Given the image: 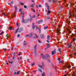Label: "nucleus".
<instances>
[{
    "mask_svg": "<svg viewBox=\"0 0 76 76\" xmlns=\"http://www.w3.org/2000/svg\"><path fill=\"white\" fill-rule=\"evenodd\" d=\"M75 11H76V9L73 8L72 11H69V18H70V17H73L74 16L73 14H74V13L75 12Z\"/></svg>",
    "mask_w": 76,
    "mask_h": 76,
    "instance_id": "nucleus-1",
    "label": "nucleus"
},
{
    "mask_svg": "<svg viewBox=\"0 0 76 76\" xmlns=\"http://www.w3.org/2000/svg\"><path fill=\"white\" fill-rule=\"evenodd\" d=\"M30 16L31 18V19H28L27 20H24L23 19V16H22V22L23 23H27V22H28L29 21H31L32 20V17H31V15H30Z\"/></svg>",
    "mask_w": 76,
    "mask_h": 76,
    "instance_id": "nucleus-2",
    "label": "nucleus"
},
{
    "mask_svg": "<svg viewBox=\"0 0 76 76\" xmlns=\"http://www.w3.org/2000/svg\"><path fill=\"white\" fill-rule=\"evenodd\" d=\"M45 6H47V9L48 10V13L47 14V15H49V14H50V13H51V12H50V10H49V9L50 8V7H49V6L48 5V4H47V3H46L45 4Z\"/></svg>",
    "mask_w": 76,
    "mask_h": 76,
    "instance_id": "nucleus-3",
    "label": "nucleus"
},
{
    "mask_svg": "<svg viewBox=\"0 0 76 76\" xmlns=\"http://www.w3.org/2000/svg\"><path fill=\"white\" fill-rule=\"evenodd\" d=\"M42 57L43 58H50V56L48 54H46L45 55V56H44L42 55Z\"/></svg>",
    "mask_w": 76,
    "mask_h": 76,
    "instance_id": "nucleus-4",
    "label": "nucleus"
},
{
    "mask_svg": "<svg viewBox=\"0 0 76 76\" xmlns=\"http://www.w3.org/2000/svg\"><path fill=\"white\" fill-rule=\"evenodd\" d=\"M14 7L15 9V12L13 13L11 15V16L12 17H14L16 15V10H17V6H14Z\"/></svg>",
    "mask_w": 76,
    "mask_h": 76,
    "instance_id": "nucleus-5",
    "label": "nucleus"
},
{
    "mask_svg": "<svg viewBox=\"0 0 76 76\" xmlns=\"http://www.w3.org/2000/svg\"><path fill=\"white\" fill-rule=\"evenodd\" d=\"M18 28V29H17L15 31V34H16L17 33V32L18 31L19 32H22V28Z\"/></svg>",
    "mask_w": 76,
    "mask_h": 76,
    "instance_id": "nucleus-6",
    "label": "nucleus"
},
{
    "mask_svg": "<svg viewBox=\"0 0 76 76\" xmlns=\"http://www.w3.org/2000/svg\"><path fill=\"white\" fill-rule=\"evenodd\" d=\"M65 66L67 69H69V68L71 67V66H70V65H69L68 63L66 64L65 65Z\"/></svg>",
    "mask_w": 76,
    "mask_h": 76,
    "instance_id": "nucleus-7",
    "label": "nucleus"
},
{
    "mask_svg": "<svg viewBox=\"0 0 76 76\" xmlns=\"http://www.w3.org/2000/svg\"><path fill=\"white\" fill-rule=\"evenodd\" d=\"M1 14H2L4 16H7V17H9V16H8V15H9V14L7 13V14H6L4 13V12H1Z\"/></svg>",
    "mask_w": 76,
    "mask_h": 76,
    "instance_id": "nucleus-8",
    "label": "nucleus"
},
{
    "mask_svg": "<svg viewBox=\"0 0 76 76\" xmlns=\"http://www.w3.org/2000/svg\"><path fill=\"white\" fill-rule=\"evenodd\" d=\"M42 65H38V66L39 67L41 68L42 69V67L43 66H44V63H43V62H42Z\"/></svg>",
    "mask_w": 76,
    "mask_h": 76,
    "instance_id": "nucleus-9",
    "label": "nucleus"
},
{
    "mask_svg": "<svg viewBox=\"0 0 76 76\" xmlns=\"http://www.w3.org/2000/svg\"><path fill=\"white\" fill-rule=\"evenodd\" d=\"M21 10H22V9L21 8L19 9V12H20V13H21V15L22 16H23V15H24L23 12L22 11H21Z\"/></svg>",
    "mask_w": 76,
    "mask_h": 76,
    "instance_id": "nucleus-10",
    "label": "nucleus"
},
{
    "mask_svg": "<svg viewBox=\"0 0 76 76\" xmlns=\"http://www.w3.org/2000/svg\"><path fill=\"white\" fill-rule=\"evenodd\" d=\"M37 45H35L34 46V50L35 53H36V50L37 49Z\"/></svg>",
    "mask_w": 76,
    "mask_h": 76,
    "instance_id": "nucleus-11",
    "label": "nucleus"
},
{
    "mask_svg": "<svg viewBox=\"0 0 76 76\" xmlns=\"http://www.w3.org/2000/svg\"><path fill=\"white\" fill-rule=\"evenodd\" d=\"M70 19H69V20H66V22L67 23L70 24Z\"/></svg>",
    "mask_w": 76,
    "mask_h": 76,
    "instance_id": "nucleus-12",
    "label": "nucleus"
},
{
    "mask_svg": "<svg viewBox=\"0 0 76 76\" xmlns=\"http://www.w3.org/2000/svg\"><path fill=\"white\" fill-rule=\"evenodd\" d=\"M56 53V51H52V55H54V54H55Z\"/></svg>",
    "mask_w": 76,
    "mask_h": 76,
    "instance_id": "nucleus-13",
    "label": "nucleus"
},
{
    "mask_svg": "<svg viewBox=\"0 0 76 76\" xmlns=\"http://www.w3.org/2000/svg\"><path fill=\"white\" fill-rule=\"evenodd\" d=\"M28 44V42H26V41H24V45H26Z\"/></svg>",
    "mask_w": 76,
    "mask_h": 76,
    "instance_id": "nucleus-14",
    "label": "nucleus"
},
{
    "mask_svg": "<svg viewBox=\"0 0 76 76\" xmlns=\"http://www.w3.org/2000/svg\"><path fill=\"white\" fill-rule=\"evenodd\" d=\"M50 17L49 16L47 17L46 18H45V20H47V19H50Z\"/></svg>",
    "mask_w": 76,
    "mask_h": 76,
    "instance_id": "nucleus-15",
    "label": "nucleus"
},
{
    "mask_svg": "<svg viewBox=\"0 0 76 76\" xmlns=\"http://www.w3.org/2000/svg\"><path fill=\"white\" fill-rule=\"evenodd\" d=\"M34 38H38V36H37V35L36 34H34Z\"/></svg>",
    "mask_w": 76,
    "mask_h": 76,
    "instance_id": "nucleus-16",
    "label": "nucleus"
},
{
    "mask_svg": "<svg viewBox=\"0 0 76 76\" xmlns=\"http://www.w3.org/2000/svg\"><path fill=\"white\" fill-rule=\"evenodd\" d=\"M40 37L42 39H44V35L43 34L40 35Z\"/></svg>",
    "mask_w": 76,
    "mask_h": 76,
    "instance_id": "nucleus-17",
    "label": "nucleus"
},
{
    "mask_svg": "<svg viewBox=\"0 0 76 76\" xmlns=\"http://www.w3.org/2000/svg\"><path fill=\"white\" fill-rule=\"evenodd\" d=\"M68 47L69 48L70 47H72V45L71 44H69L68 45Z\"/></svg>",
    "mask_w": 76,
    "mask_h": 76,
    "instance_id": "nucleus-18",
    "label": "nucleus"
},
{
    "mask_svg": "<svg viewBox=\"0 0 76 76\" xmlns=\"http://www.w3.org/2000/svg\"><path fill=\"white\" fill-rule=\"evenodd\" d=\"M29 37L30 38H31V37H32V33H31L29 35Z\"/></svg>",
    "mask_w": 76,
    "mask_h": 76,
    "instance_id": "nucleus-19",
    "label": "nucleus"
},
{
    "mask_svg": "<svg viewBox=\"0 0 76 76\" xmlns=\"http://www.w3.org/2000/svg\"><path fill=\"white\" fill-rule=\"evenodd\" d=\"M46 60H47L48 61V62H49V63L50 62V59H49L48 58H46Z\"/></svg>",
    "mask_w": 76,
    "mask_h": 76,
    "instance_id": "nucleus-20",
    "label": "nucleus"
},
{
    "mask_svg": "<svg viewBox=\"0 0 76 76\" xmlns=\"http://www.w3.org/2000/svg\"><path fill=\"white\" fill-rule=\"evenodd\" d=\"M58 50L59 51V52L60 53H61V48H59L58 49Z\"/></svg>",
    "mask_w": 76,
    "mask_h": 76,
    "instance_id": "nucleus-21",
    "label": "nucleus"
},
{
    "mask_svg": "<svg viewBox=\"0 0 76 76\" xmlns=\"http://www.w3.org/2000/svg\"><path fill=\"white\" fill-rule=\"evenodd\" d=\"M42 76H45V73L44 72L42 74Z\"/></svg>",
    "mask_w": 76,
    "mask_h": 76,
    "instance_id": "nucleus-22",
    "label": "nucleus"
},
{
    "mask_svg": "<svg viewBox=\"0 0 76 76\" xmlns=\"http://www.w3.org/2000/svg\"><path fill=\"white\" fill-rule=\"evenodd\" d=\"M44 29H47V28H48V26H47L46 27H44Z\"/></svg>",
    "mask_w": 76,
    "mask_h": 76,
    "instance_id": "nucleus-23",
    "label": "nucleus"
},
{
    "mask_svg": "<svg viewBox=\"0 0 76 76\" xmlns=\"http://www.w3.org/2000/svg\"><path fill=\"white\" fill-rule=\"evenodd\" d=\"M35 27V26H34V23H33V29H34Z\"/></svg>",
    "mask_w": 76,
    "mask_h": 76,
    "instance_id": "nucleus-24",
    "label": "nucleus"
},
{
    "mask_svg": "<svg viewBox=\"0 0 76 76\" xmlns=\"http://www.w3.org/2000/svg\"><path fill=\"white\" fill-rule=\"evenodd\" d=\"M53 2L54 3H56V2H57V0H54L53 1Z\"/></svg>",
    "mask_w": 76,
    "mask_h": 76,
    "instance_id": "nucleus-25",
    "label": "nucleus"
},
{
    "mask_svg": "<svg viewBox=\"0 0 76 76\" xmlns=\"http://www.w3.org/2000/svg\"><path fill=\"white\" fill-rule=\"evenodd\" d=\"M20 73V71H18L17 72V75H19V74Z\"/></svg>",
    "mask_w": 76,
    "mask_h": 76,
    "instance_id": "nucleus-26",
    "label": "nucleus"
},
{
    "mask_svg": "<svg viewBox=\"0 0 76 76\" xmlns=\"http://www.w3.org/2000/svg\"><path fill=\"white\" fill-rule=\"evenodd\" d=\"M38 70L40 72H42V71L41 70V69L39 68L38 69Z\"/></svg>",
    "mask_w": 76,
    "mask_h": 76,
    "instance_id": "nucleus-27",
    "label": "nucleus"
},
{
    "mask_svg": "<svg viewBox=\"0 0 76 76\" xmlns=\"http://www.w3.org/2000/svg\"><path fill=\"white\" fill-rule=\"evenodd\" d=\"M73 41L74 42H75V41H76V39H75V38H73Z\"/></svg>",
    "mask_w": 76,
    "mask_h": 76,
    "instance_id": "nucleus-28",
    "label": "nucleus"
},
{
    "mask_svg": "<svg viewBox=\"0 0 76 76\" xmlns=\"http://www.w3.org/2000/svg\"><path fill=\"white\" fill-rule=\"evenodd\" d=\"M7 49L6 48L5 49H4V48H3V50L4 52H6V50Z\"/></svg>",
    "mask_w": 76,
    "mask_h": 76,
    "instance_id": "nucleus-29",
    "label": "nucleus"
},
{
    "mask_svg": "<svg viewBox=\"0 0 76 76\" xmlns=\"http://www.w3.org/2000/svg\"><path fill=\"white\" fill-rule=\"evenodd\" d=\"M36 17V16L34 15H33L32 17V18H35Z\"/></svg>",
    "mask_w": 76,
    "mask_h": 76,
    "instance_id": "nucleus-30",
    "label": "nucleus"
},
{
    "mask_svg": "<svg viewBox=\"0 0 76 76\" xmlns=\"http://www.w3.org/2000/svg\"><path fill=\"white\" fill-rule=\"evenodd\" d=\"M37 23L38 24H40V23H41V21H38L37 22Z\"/></svg>",
    "mask_w": 76,
    "mask_h": 76,
    "instance_id": "nucleus-31",
    "label": "nucleus"
},
{
    "mask_svg": "<svg viewBox=\"0 0 76 76\" xmlns=\"http://www.w3.org/2000/svg\"><path fill=\"white\" fill-rule=\"evenodd\" d=\"M71 36L72 37H73V36H75V35L74 34H72Z\"/></svg>",
    "mask_w": 76,
    "mask_h": 76,
    "instance_id": "nucleus-32",
    "label": "nucleus"
},
{
    "mask_svg": "<svg viewBox=\"0 0 76 76\" xmlns=\"http://www.w3.org/2000/svg\"><path fill=\"white\" fill-rule=\"evenodd\" d=\"M49 47H50V45L48 44L47 45V48H49Z\"/></svg>",
    "mask_w": 76,
    "mask_h": 76,
    "instance_id": "nucleus-33",
    "label": "nucleus"
},
{
    "mask_svg": "<svg viewBox=\"0 0 76 76\" xmlns=\"http://www.w3.org/2000/svg\"><path fill=\"white\" fill-rule=\"evenodd\" d=\"M15 55H14L13 57H12V60H14V59H15Z\"/></svg>",
    "mask_w": 76,
    "mask_h": 76,
    "instance_id": "nucleus-34",
    "label": "nucleus"
},
{
    "mask_svg": "<svg viewBox=\"0 0 76 76\" xmlns=\"http://www.w3.org/2000/svg\"><path fill=\"white\" fill-rule=\"evenodd\" d=\"M34 6V4H33L31 6V7H33Z\"/></svg>",
    "mask_w": 76,
    "mask_h": 76,
    "instance_id": "nucleus-35",
    "label": "nucleus"
},
{
    "mask_svg": "<svg viewBox=\"0 0 76 76\" xmlns=\"http://www.w3.org/2000/svg\"><path fill=\"white\" fill-rule=\"evenodd\" d=\"M20 4L21 5H22V6H23V4H24V3H22V2H20Z\"/></svg>",
    "mask_w": 76,
    "mask_h": 76,
    "instance_id": "nucleus-36",
    "label": "nucleus"
},
{
    "mask_svg": "<svg viewBox=\"0 0 76 76\" xmlns=\"http://www.w3.org/2000/svg\"><path fill=\"white\" fill-rule=\"evenodd\" d=\"M57 33H58V34H60V31H58L57 32Z\"/></svg>",
    "mask_w": 76,
    "mask_h": 76,
    "instance_id": "nucleus-37",
    "label": "nucleus"
},
{
    "mask_svg": "<svg viewBox=\"0 0 76 76\" xmlns=\"http://www.w3.org/2000/svg\"><path fill=\"white\" fill-rule=\"evenodd\" d=\"M6 37H7V38H9V34H7V35Z\"/></svg>",
    "mask_w": 76,
    "mask_h": 76,
    "instance_id": "nucleus-38",
    "label": "nucleus"
},
{
    "mask_svg": "<svg viewBox=\"0 0 76 76\" xmlns=\"http://www.w3.org/2000/svg\"><path fill=\"white\" fill-rule=\"evenodd\" d=\"M59 9H63V7H62L61 6L60 7H59Z\"/></svg>",
    "mask_w": 76,
    "mask_h": 76,
    "instance_id": "nucleus-39",
    "label": "nucleus"
},
{
    "mask_svg": "<svg viewBox=\"0 0 76 76\" xmlns=\"http://www.w3.org/2000/svg\"><path fill=\"white\" fill-rule=\"evenodd\" d=\"M31 64L32 66H34V64H35V63L34 62L33 63Z\"/></svg>",
    "mask_w": 76,
    "mask_h": 76,
    "instance_id": "nucleus-40",
    "label": "nucleus"
},
{
    "mask_svg": "<svg viewBox=\"0 0 76 76\" xmlns=\"http://www.w3.org/2000/svg\"><path fill=\"white\" fill-rule=\"evenodd\" d=\"M3 33H4V32L3 31L0 34V35H2V34H3Z\"/></svg>",
    "mask_w": 76,
    "mask_h": 76,
    "instance_id": "nucleus-41",
    "label": "nucleus"
},
{
    "mask_svg": "<svg viewBox=\"0 0 76 76\" xmlns=\"http://www.w3.org/2000/svg\"><path fill=\"white\" fill-rule=\"evenodd\" d=\"M75 48V47H72V48H73V51H75V49H74V48Z\"/></svg>",
    "mask_w": 76,
    "mask_h": 76,
    "instance_id": "nucleus-42",
    "label": "nucleus"
},
{
    "mask_svg": "<svg viewBox=\"0 0 76 76\" xmlns=\"http://www.w3.org/2000/svg\"><path fill=\"white\" fill-rule=\"evenodd\" d=\"M65 7H68V4H67L66 5H65Z\"/></svg>",
    "mask_w": 76,
    "mask_h": 76,
    "instance_id": "nucleus-43",
    "label": "nucleus"
},
{
    "mask_svg": "<svg viewBox=\"0 0 76 76\" xmlns=\"http://www.w3.org/2000/svg\"><path fill=\"white\" fill-rule=\"evenodd\" d=\"M39 7H42V5H39Z\"/></svg>",
    "mask_w": 76,
    "mask_h": 76,
    "instance_id": "nucleus-44",
    "label": "nucleus"
},
{
    "mask_svg": "<svg viewBox=\"0 0 76 76\" xmlns=\"http://www.w3.org/2000/svg\"><path fill=\"white\" fill-rule=\"evenodd\" d=\"M74 75H75V73H73V74L71 76H75Z\"/></svg>",
    "mask_w": 76,
    "mask_h": 76,
    "instance_id": "nucleus-45",
    "label": "nucleus"
},
{
    "mask_svg": "<svg viewBox=\"0 0 76 76\" xmlns=\"http://www.w3.org/2000/svg\"><path fill=\"white\" fill-rule=\"evenodd\" d=\"M16 25H17V26H18V25H19V24L18 23V22H17V23H16Z\"/></svg>",
    "mask_w": 76,
    "mask_h": 76,
    "instance_id": "nucleus-46",
    "label": "nucleus"
},
{
    "mask_svg": "<svg viewBox=\"0 0 76 76\" xmlns=\"http://www.w3.org/2000/svg\"><path fill=\"white\" fill-rule=\"evenodd\" d=\"M63 63V61H61L60 62H59V63Z\"/></svg>",
    "mask_w": 76,
    "mask_h": 76,
    "instance_id": "nucleus-47",
    "label": "nucleus"
},
{
    "mask_svg": "<svg viewBox=\"0 0 76 76\" xmlns=\"http://www.w3.org/2000/svg\"><path fill=\"white\" fill-rule=\"evenodd\" d=\"M9 28H10V29L11 30H12V27H9Z\"/></svg>",
    "mask_w": 76,
    "mask_h": 76,
    "instance_id": "nucleus-48",
    "label": "nucleus"
},
{
    "mask_svg": "<svg viewBox=\"0 0 76 76\" xmlns=\"http://www.w3.org/2000/svg\"><path fill=\"white\" fill-rule=\"evenodd\" d=\"M33 12H35V10H34V9L33 10Z\"/></svg>",
    "mask_w": 76,
    "mask_h": 76,
    "instance_id": "nucleus-49",
    "label": "nucleus"
},
{
    "mask_svg": "<svg viewBox=\"0 0 76 76\" xmlns=\"http://www.w3.org/2000/svg\"><path fill=\"white\" fill-rule=\"evenodd\" d=\"M11 4H13V1H11Z\"/></svg>",
    "mask_w": 76,
    "mask_h": 76,
    "instance_id": "nucleus-50",
    "label": "nucleus"
},
{
    "mask_svg": "<svg viewBox=\"0 0 76 76\" xmlns=\"http://www.w3.org/2000/svg\"><path fill=\"white\" fill-rule=\"evenodd\" d=\"M15 74H16V72H15L14 74H13V75H15Z\"/></svg>",
    "mask_w": 76,
    "mask_h": 76,
    "instance_id": "nucleus-51",
    "label": "nucleus"
},
{
    "mask_svg": "<svg viewBox=\"0 0 76 76\" xmlns=\"http://www.w3.org/2000/svg\"><path fill=\"white\" fill-rule=\"evenodd\" d=\"M24 8H26V6L24 5Z\"/></svg>",
    "mask_w": 76,
    "mask_h": 76,
    "instance_id": "nucleus-52",
    "label": "nucleus"
},
{
    "mask_svg": "<svg viewBox=\"0 0 76 76\" xmlns=\"http://www.w3.org/2000/svg\"><path fill=\"white\" fill-rule=\"evenodd\" d=\"M58 61H60V58H58Z\"/></svg>",
    "mask_w": 76,
    "mask_h": 76,
    "instance_id": "nucleus-53",
    "label": "nucleus"
},
{
    "mask_svg": "<svg viewBox=\"0 0 76 76\" xmlns=\"http://www.w3.org/2000/svg\"><path fill=\"white\" fill-rule=\"evenodd\" d=\"M39 13H38L37 14V17H39Z\"/></svg>",
    "mask_w": 76,
    "mask_h": 76,
    "instance_id": "nucleus-54",
    "label": "nucleus"
},
{
    "mask_svg": "<svg viewBox=\"0 0 76 76\" xmlns=\"http://www.w3.org/2000/svg\"><path fill=\"white\" fill-rule=\"evenodd\" d=\"M11 50H13V48H12V47H11Z\"/></svg>",
    "mask_w": 76,
    "mask_h": 76,
    "instance_id": "nucleus-55",
    "label": "nucleus"
},
{
    "mask_svg": "<svg viewBox=\"0 0 76 76\" xmlns=\"http://www.w3.org/2000/svg\"><path fill=\"white\" fill-rule=\"evenodd\" d=\"M19 36H20L19 34H18L17 35V37H19Z\"/></svg>",
    "mask_w": 76,
    "mask_h": 76,
    "instance_id": "nucleus-56",
    "label": "nucleus"
},
{
    "mask_svg": "<svg viewBox=\"0 0 76 76\" xmlns=\"http://www.w3.org/2000/svg\"><path fill=\"white\" fill-rule=\"evenodd\" d=\"M47 39L48 40H50V38H47Z\"/></svg>",
    "mask_w": 76,
    "mask_h": 76,
    "instance_id": "nucleus-57",
    "label": "nucleus"
},
{
    "mask_svg": "<svg viewBox=\"0 0 76 76\" xmlns=\"http://www.w3.org/2000/svg\"><path fill=\"white\" fill-rule=\"evenodd\" d=\"M14 55H15H15H16V53L15 52H14Z\"/></svg>",
    "mask_w": 76,
    "mask_h": 76,
    "instance_id": "nucleus-58",
    "label": "nucleus"
},
{
    "mask_svg": "<svg viewBox=\"0 0 76 76\" xmlns=\"http://www.w3.org/2000/svg\"><path fill=\"white\" fill-rule=\"evenodd\" d=\"M47 38H50V35H48L47 36Z\"/></svg>",
    "mask_w": 76,
    "mask_h": 76,
    "instance_id": "nucleus-59",
    "label": "nucleus"
},
{
    "mask_svg": "<svg viewBox=\"0 0 76 76\" xmlns=\"http://www.w3.org/2000/svg\"><path fill=\"white\" fill-rule=\"evenodd\" d=\"M38 42L40 43V42H41V41H40L39 40H38Z\"/></svg>",
    "mask_w": 76,
    "mask_h": 76,
    "instance_id": "nucleus-60",
    "label": "nucleus"
},
{
    "mask_svg": "<svg viewBox=\"0 0 76 76\" xmlns=\"http://www.w3.org/2000/svg\"><path fill=\"white\" fill-rule=\"evenodd\" d=\"M46 41L47 42H50V41L48 40H47Z\"/></svg>",
    "mask_w": 76,
    "mask_h": 76,
    "instance_id": "nucleus-61",
    "label": "nucleus"
},
{
    "mask_svg": "<svg viewBox=\"0 0 76 76\" xmlns=\"http://www.w3.org/2000/svg\"><path fill=\"white\" fill-rule=\"evenodd\" d=\"M13 63V62H9V63Z\"/></svg>",
    "mask_w": 76,
    "mask_h": 76,
    "instance_id": "nucleus-62",
    "label": "nucleus"
},
{
    "mask_svg": "<svg viewBox=\"0 0 76 76\" xmlns=\"http://www.w3.org/2000/svg\"><path fill=\"white\" fill-rule=\"evenodd\" d=\"M49 2H51V0H49Z\"/></svg>",
    "mask_w": 76,
    "mask_h": 76,
    "instance_id": "nucleus-63",
    "label": "nucleus"
},
{
    "mask_svg": "<svg viewBox=\"0 0 76 76\" xmlns=\"http://www.w3.org/2000/svg\"><path fill=\"white\" fill-rule=\"evenodd\" d=\"M74 55H75V56H76V52L74 53Z\"/></svg>",
    "mask_w": 76,
    "mask_h": 76,
    "instance_id": "nucleus-64",
    "label": "nucleus"
}]
</instances>
